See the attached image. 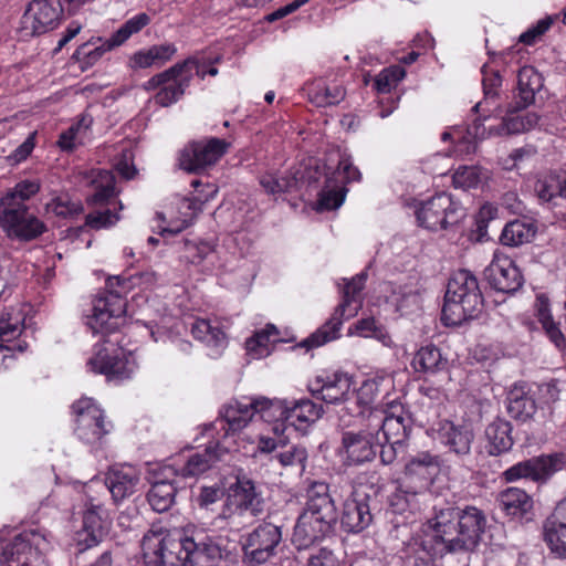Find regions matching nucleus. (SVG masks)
Listing matches in <instances>:
<instances>
[{
    "instance_id": "1",
    "label": "nucleus",
    "mask_w": 566,
    "mask_h": 566,
    "mask_svg": "<svg viewBox=\"0 0 566 566\" xmlns=\"http://www.w3.org/2000/svg\"><path fill=\"white\" fill-rule=\"evenodd\" d=\"M486 517L475 506H444L434 509L426 523L423 548L433 556L459 552H472L485 531Z\"/></svg>"
},
{
    "instance_id": "2",
    "label": "nucleus",
    "mask_w": 566,
    "mask_h": 566,
    "mask_svg": "<svg viewBox=\"0 0 566 566\" xmlns=\"http://www.w3.org/2000/svg\"><path fill=\"white\" fill-rule=\"evenodd\" d=\"M338 514L324 482H313L307 490V501L294 526L292 542L297 549H306L325 538L334 530Z\"/></svg>"
},
{
    "instance_id": "3",
    "label": "nucleus",
    "mask_w": 566,
    "mask_h": 566,
    "mask_svg": "<svg viewBox=\"0 0 566 566\" xmlns=\"http://www.w3.org/2000/svg\"><path fill=\"white\" fill-rule=\"evenodd\" d=\"M375 388L376 382L373 380L363 382L361 394L355 399L354 408L348 407L350 411L357 410V421L354 423L370 428L376 433V438L381 433L384 441L405 444L411 430L409 416L402 405L397 402L390 403L387 410L371 407L370 395Z\"/></svg>"
},
{
    "instance_id": "4",
    "label": "nucleus",
    "mask_w": 566,
    "mask_h": 566,
    "mask_svg": "<svg viewBox=\"0 0 566 566\" xmlns=\"http://www.w3.org/2000/svg\"><path fill=\"white\" fill-rule=\"evenodd\" d=\"M264 506V499L255 482L243 470H239L235 481L228 488L221 511L214 517V524L230 532H240L263 514Z\"/></svg>"
},
{
    "instance_id": "5",
    "label": "nucleus",
    "mask_w": 566,
    "mask_h": 566,
    "mask_svg": "<svg viewBox=\"0 0 566 566\" xmlns=\"http://www.w3.org/2000/svg\"><path fill=\"white\" fill-rule=\"evenodd\" d=\"M484 298L476 276L469 270H458L450 277L441 321L446 326H459L479 317L483 312Z\"/></svg>"
},
{
    "instance_id": "6",
    "label": "nucleus",
    "mask_w": 566,
    "mask_h": 566,
    "mask_svg": "<svg viewBox=\"0 0 566 566\" xmlns=\"http://www.w3.org/2000/svg\"><path fill=\"white\" fill-rule=\"evenodd\" d=\"M134 276L115 275L106 280L105 291L93 302L86 325L93 334H108L124 323L126 294L134 287Z\"/></svg>"
},
{
    "instance_id": "7",
    "label": "nucleus",
    "mask_w": 566,
    "mask_h": 566,
    "mask_svg": "<svg viewBox=\"0 0 566 566\" xmlns=\"http://www.w3.org/2000/svg\"><path fill=\"white\" fill-rule=\"evenodd\" d=\"M46 535L39 530H25L11 541H0V566H49L44 552Z\"/></svg>"
},
{
    "instance_id": "8",
    "label": "nucleus",
    "mask_w": 566,
    "mask_h": 566,
    "mask_svg": "<svg viewBox=\"0 0 566 566\" xmlns=\"http://www.w3.org/2000/svg\"><path fill=\"white\" fill-rule=\"evenodd\" d=\"M365 280L366 274L361 273L345 284L342 303L335 308L331 318L305 338L300 344L301 346L311 349L323 346L339 337V329L343 321L355 316L360 306V304H358L352 307L353 303H356L357 296L364 289Z\"/></svg>"
},
{
    "instance_id": "9",
    "label": "nucleus",
    "mask_w": 566,
    "mask_h": 566,
    "mask_svg": "<svg viewBox=\"0 0 566 566\" xmlns=\"http://www.w3.org/2000/svg\"><path fill=\"white\" fill-rule=\"evenodd\" d=\"M150 23V17L145 13H138L128 19L116 32L108 39H91L80 45L73 53V59L81 64L83 70L95 65L101 57L108 51L124 44L132 35L140 32Z\"/></svg>"
},
{
    "instance_id": "10",
    "label": "nucleus",
    "mask_w": 566,
    "mask_h": 566,
    "mask_svg": "<svg viewBox=\"0 0 566 566\" xmlns=\"http://www.w3.org/2000/svg\"><path fill=\"white\" fill-rule=\"evenodd\" d=\"M87 367L95 374L104 375L107 381L120 382L132 377L136 363L130 354L117 347L116 343L105 339L103 344L95 345Z\"/></svg>"
},
{
    "instance_id": "11",
    "label": "nucleus",
    "mask_w": 566,
    "mask_h": 566,
    "mask_svg": "<svg viewBox=\"0 0 566 566\" xmlns=\"http://www.w3.org/2000/svg\"><path fill=\"white\" fill-rule=\"evenodd\" d=\"M352 377L340 371H323L317 375L308 386L314 397L327 403L346 402V406L343 409L344 413L340 416L342 419L345 415H349L355 418V421H357V410L350 411L348 407L354 408L355 399L361 394V387L357 394L352 390Z\"/></svg>"
},
{
    "instance_id": "12",
    "label": "nucleus",
    "mask_w": 566,
    "mask_h": 566,
    "mask_svg": "<svg viewBox=\"0 0 566 566\" xmlns=\"http://www.w3.org/2000/svg\"><path fill=\"white\" fill-rule=\"evenodd\" d=\"M169 544L180 552L186 566H212L224 552L214 538L199 530H192L184 537L172 536Z\"/></svg>"
},
{
    "instance_id": "13",
    "label": "nucleus",
    "mask_w": 566,
    "mask_h": 566,
    "mask_svg": "<svg viewBox=\"0 0 566 566\" xmlns=\"http://www.w3.org/2000/svg\"><path fill=\"white\" fill-rule=\"evenodd\" d=\"M418 224L431 231L457 224L463 217L461 205L446 192L438 193L421 202L416 210Z\"/></svg>"
},
{
    "instance_id": "14",
    "label": "nucleus",
    "mask_w": 566,
    "mask_h": 566,
    "mask_svg": "<svg viewBox=\"0 0 566 566\" xmlns=\"http://www.w3.org/2000/svg\"><path fill=\"white\" fill-rule=\"evenodd\" d=\"M229 147L230 143L217 137L189 142L179 151L178 165L187 172H202L214 166Z\"/></svg>"
},
{
    "instance_id": "15",
    "label": "nucleus",
    "mask_w": 566,
    "mask_h": 566,
    "mask_svg": "<svg viewBox=\"0 0 566 566\" xmlns=\"http://www.w3.org/2000/svg\"><path fill=\"white\" fill-rule=\"evenodd\" d=\"M0 227L12 240L32 241L40 237L46 226L29 211L28 206L0 205Z\"/></svg>"
},
{
    "instance_id": "16",
    "label": "nucleus",
    "mask_w": 566,
    "mask_h": 566,
    "mask_svg": "<svg viewBox=\"0 0 566 566\" xmlns=\"http://www.w3.org/2000/svg\"><path fill=\"white\" fill-rule=\"evenodd\" d=\"M282 541L281 527L262 523L242 538L243 563L256 566L266 563L276 553Z\"/></svg>"
},
{
    "instance_id": "17",
    "label": "nucleus",
    "mask_w": 566,
    "mask_h": 566,
    "mask_svg": "<svg viewBox=\"0 0 566 566\" xmlns=\"http://www.w3.org/2000/svg\"><path fill=\"white\" fill-rule=\"evenodd\" d=\"M72 410L75 416L74 433L83 442L95 446L109 433L111 422L105 421L104 411L91 398L75 401Z\"/></svg>"
},
{
    "instance_id": "18",
    "label": "nucleus",
    "mask_w": 566,
    "mask_h": 566,
    "mask_svg": "<svg viewBox=\"0 0 566 566\" xmlns=\"http://www.w3.org/2000/svg\"><path fill=\"white\" fill-rule=\"evenodd\" d=\"M263 403L270 406L272 413V421H282L289 426L295 427L297 430H304L311 423L321 418L323 408L314 403L310 399L300 400H282L273 399L264 401Z\"/></svg>"
},
{
    "instance_id": "19",
    "label": "nucleus",
    "mask_w": 566,
    "mask_h": 566,
    "mask_svg": "<svg viewBox=\"0 0 566 566\" xmlns=\"http://www.w3.org/2000/svg\"><path fill=\"white\" fill-rule=\"evenodd\" d=\"M270 401L265 397L247 398L244 400H234L229 402L220 412L228 428L226 433H235L248 426L255 415H259L264 421H272V413L270 406L263 403Z\"/></svg>"
},
{
    "instance_id": "20",
    "label": "nucleus",
    "mask_w": 566,
    "mask_h": 566,
    "mask_svg": "<svg viewBox=\"0 0 566 566\" xmlns=\"http://www.w3.org/2000/svg\"><path fill=\"white\" fill-rule=\"evenodd\" d=\"M517 95L510 104L506 116L502 122V129L506 134H520L531 124L527 106L531 104V74L530 67L524 65L517 74Z\"/></svg>"
},
{
    "instance_id": "21",
    "label": "nucleus",
    "mask_w": 566,
    "mask_h": 566,
    "mask_svg": "<svg viewBox=\"0 0 566 566\" xmlns=\"http://www.w3.org/2000/svg\"><path fill=\"white\" fill-rule=\"evenodd\" d=\"M172 535L160 528L148 531L142 539V552L147 566H186L178 549H172Z\"/></svg>"
},
{
    "instance_id": "22",
    "label": "nucleus",
    "mask_w": 566,
    "mask_h": 566,
    "mask_svg": "<svg viewBox=\"0 0 566 566\" xmlns=\"http://www.w3.org/2000/svg\"><path fill=\"white\" fill-rule=\"evenodd\" d=\"M171 67H176L177 71L154 96L155 103L161 107L177 103L189 87L195 74H200V62L196 57H188Z\"/></svg>"
},
{
    "instance_id": "23",
    "label": "nucleus",
    "mask_w": 566,
    "mask_h": 566,
    "mask_svg": "<svg viewBox=\"0 0 566 566\" xmlns=\"http://www.w3.org/2000/svg\"><path fill=\"white\" fill-rule=\"evenodd\" d=\"M371 502L368 493L355 489L343 503L342 528L347 533H360L366 530L374 520Z\"/></svg>"
},
{
    "instance_id": "24",
    "label": "nucleus",
    "mask_w": 566,
    "mask_h": 566,
    "mask_svg": "<svg viewBox=\"0 0 566 566\" xmlns=\"http://www.w3.org/2000/svg\"><path fill=\"white\" fill-rule=\"evenodd\" d=\"M63 12L62 0H32L24 13V29L32 35L46 33L59 25Z\"/></svg>"
},
{
    "instance_id": "25",
    "label": "nucleus",
    "mask_w": 566,
    "mask_h": 566,
    "mask_svg": "<svg viewBox=\"0 0 566 566\" xmlns=\"http://www.w3.org/2000/svg\"><path fill=\"white\" fill-rule=\"evenodd\" d=\"M484 276L492 289L502 293L518 291L524 282L523 275L514 261L506 255L495 253Z\"/></svg>"
},
{
    "instance_id": "26",
    "label": "nucleus",
    "mask_w": 566,
    "mask_h": 566,
    "mask_svg": "<svg viewBox=\"0 0 566 566\" xmlns=\"http://www.w3.org/2000/svg\"><path fill=\"white\" fill-rule=\"evenodd\" d=\"M23 325L19 312L13 308H3L0 311V356L1 361L12 357L14 353H23L28 348V343L21 338Z\"/></svg>"
},
{
    "instance_id": "27",
    "label": "nucleus",
    "mask_w": 566,
    "mask_h": 566,
    "mask_svg": "<svg viewBox=\"0 0 566 566\" xmlns=\"http://www.w3.org/2000/svg\"><path fill=\"white\" fill-rule=\"evenodd\" d=\"M342 448L348 464H361L376 457V433L367 427L357 432L346 431L342 436Z\"/></svg>"
},
{
    "instance_id": "28",
    "label": "nucleus",
    "mask_w": 566,
    "mask_h": 566,
    "mask_svg": "<svg viewBox=\"0 0 566 566\" xmlns=\"http://www.w3.org/2000/svg\"><path fill=\"white\" fill-rule=\"evenodd\" d=\"M438 465L437 457L428 452H421L413 457L405 468V476L401 482L403 490L411 491V496L423 493L431 483V469Z\"/></svg>"
},
{
    "instance_id": "29",
    "label": "nucleus",
    "mask_w": 566,
    "mask_h": 566,
    "mask_svg": "<svg viewBox=\"0 0 566 566\" xmlns=\"http://www.w3.org/2000/svg\"><path fill=\"white\" fill-rule=\"evenodd\" d=\"M543 536L551 553L566 559V496L560 500L544 524Z\"/></svg>"
},
{
    "instance_id": "30",
    "label": "nucleus",
    "mask_w": 566,
    "mask_h": 566,
    "mask_svg": "<svg viewBox=\"0 0 566 566\" xmlns=\"http://www.w3.org/2000/svg\"><path fill=\"white\" fill-rule=\"evenodd\" d=\"M139 483V475L132 467H123L118 470H112L102 485L111 494L115 503L133 495Z\"/></svg>"
},
{
    "instance_id": "31",
    "label": "nucleus",
    "mask_w": 566,
    "mask_h": 566,
    "mask_svg": "<svg viewBox=\"0 0 566 566\" xmlns=\"http://www.w3.org/2000/svg\"><path fill=\"white\" fill-rule=\"evenodd\" d=\"M439 437L455 455L465 457L471 453L474 433L468 426H455L451 421H444L440 426Z\"/></svg>"
},
{
    "instance_id": "32",
    "label": "nucleus",
    "mask_w": 566,
    "mask_h": 566,
    "mask_svg": "<svg viewBox=\"0 0 566 566\" xmlns=\"http://www.w3.org/2000/svg\"><path fill=\"white\" fill-rule=\"evenodd\" d=\"M303 90L306 92L308 101L317 107L337 105L346 95L343 85L335 82L327 83L323 77L307 82Z\"/></svg>"
},
{
    "instance_id": "33",
    "label": "nucleus",
    "mask_w": 566,
    "mask_h": 566,
    "mask_svg": "<svg viewBox=\"0 0 566 566\" xmlns=\"http://www.w3.org/2000/svg\"><path fill=\"white\" fill-rule=\"evenodd\" d=\"M177 48L174 43L155 44L148 49L135 52L128 61L132 70L161 66L172 59Z\"/></svg>"
},
{
    "instance_id": "34",
    "label": "nucleus",
    "mask_w": 566,
    "mask_h": 566,
    "mask_svg": "<svg viewBox=\"0 0 566 566\" xmlns=\"http://www.w3.org/2000/svg\"><path fill=\"white\" fill-rule=\"evenodd\" d=\"M228 452L219 442L208 446L205 450L191 454L181 469L184 476H196L208 471Z\"/></svg>"
},
{
    "instance_id": "35",
    "label": "nucleus",
    "mask_w": 566,
    "mask_h": 566,
    "mask_svg": "<svg viewBox=\"0 0 566 566\" xmlns=\"http://www.w3.org/2000/svg\"><path fill=\"white\" fill-rule=\"evenodd\" d=\"M191 334L196 339L203 342L208 347L213 349L214 355H219L228 344L227 335L221 329L220 325L209 319H196L191 325Z\"/></svg>"
},
{
    "instance_id": "36",
    "label": "nucleus",
    "mask_w": 566,
    "mask_h": 566,
    "mask_svg": "<svg viewBox=\"0 0 566 566\" xmlns=\"http://www.w3.org/2000/svg\"><path fill=\"white\" fill-rule=\"evenodd\" d=\"M537 319L542 325L545 335L559 349L566 345V338L560 329L559 323L555 322L549 310V298L546 294L536 295Z\"/></svg>"
},
{
    "instance_id": "37",
    "label": "nucleus",
    "mask_w": 566,
    "mask_h": 566,
    "mask_svg": "<svg viewBox=\"0 0 566 566\" xmlns=\"http://www.w3.org/2000/svg\"><path fill=\"white\" fill-rule=\"evenodd\" d=\"M511 432L512 427L510 422L502 419L491 422L485 430L489 454L499 455L511 450L513 446Z\"/></svg>"
},
{
    "instance_id": "38",
    "label": "nucleus",
    "mask_w": 566,
    "mask_h": 566,
    "mask_svg": "<svg viewBox=\"0 0 566 566\" xmlns=\"http://www.w3.org/2000/svg\"><path fill=\"white\" fill-rule=\"evenodd\" d=\"M502 510L513 517H523L531 510L530 495L525 490L507 488L499 494Z\"/></svg>"
},
{
    "instance_id": "39",
    "label": "nucleus",
    "mask_w": 566,
    "mask_h": 566,
    "mask_svg": "<svg viewBox=\"0 0 566 566\" xmlns=\"http://www.w3.org/2000/svg\"><path fill=\"white\" fill-rule=\"evenodd\" d=\"M543 202H552L555 198H566V171L551 172L538 179L534 187Z\"/></svg>"
},
{
    "instance_id": "40",
    "label": "nucleus",
    "mask_w": 566,
    "mask_h": 566,
    "mask_svg": "<svg viewBox=\"0 0 566 566\" xmlns=\"http://www.w3.org/2000/svg\"><path fill=\"white\" fill-rule=\"evenodd\" d=\"M176 492L177 489L171 481H156L147 493V500L154 511L166 512L174 504Z\"/></svg>"
},
{
    "instance_id": "41",
    "label": "nucleus",
    "mask_w": 566,
    "mask_h": 566,
    "mask_svg": "<svg viewBox=\"0 0 566 566\" xmlns=\"http://www.w3.org/2000/svg\"><path fill=\"white\" fill-rule=\"evenodd\" d=\"M448 360L442 357L439 348L433 345L421 347L413 357L412 365L417 371L436 374L446 369Z\"/></svg>"
},
{
    "instance_id": "42",
    "label": "nucleus",
    "mask_w": 566,
    "mask_h": 566,
    "mask_svg": "<svg viewBox=\"0 0 566 566\" xmlns=\"http://www.w3.org/2000/svg\"><path fill=\"white\" fill-rule=\"evenodd\" d=\"M526 384H515L510 389L506 397V409L509 415L512 418L521 421H526L531 417L528 411L531 399L528 397V389H526Z\"/></svg>"
},
{
    "instance_id": "43",
    "label": "nucleus",
    "mask_w": 566,
    "mask_h": 566,
    "mask_svg": "<svg viewBox=\"0 0 566 566\" xmlns=\"http://www.w3.org/2000/svg\"><path fill=\"white\" fill-rule=\"evenodd\" d=\"M565 465L563 453L542 454L533 458V482H546Z\"/></svg>"
},
{
    "instance_id": "44",
    "label": "nucleus",
    "mask_w": 566,
    "mask_h": 566,
    "mask_svg": "<svg viewBox=\"0 0 566 566\" xmlns=\"http://www.w3.org/2000/svg\"><path fill=\"white\" fill-rule=\"evenodd\" d=\"M356 333L357 335L366 338H375L386 347L394 345L392 338L382 324L377 322L374 317H366L358 319L348 329V334Z\"/></svg>"
},
{
    "instance_id": "45",
    "label": "nucleus",
    "mask_w": 566,
    "mask_h": 566,
    "mask_svg": "<svg viewBox=\"0 0 566 566\" xmlns=\"http://www.w3.org/2000/svg\"><path fill=\"white\" fill-rule=\"evenodd\" d=\"M101 510V505L92 504V506L86 510L83 516V534L85 535L84 541L88 547L99 543L105 533L103 521L99 515Z\"/></svg>"
},
{
    "instance_id": "46",
    "label": "nucleus",
    "mask_w": 566,
    "mask_h": 566,
    "mask_svg": "<svg viewBox=\"0 0 566 566\" xmlns=\"http://www.w3.org/2000/svg\"><path fill=\"white\" fill-rule=\"evenodd\" d=\"M274 457L282 467L292 468L303 473L306 468L308 453L305 447L293 444L283 447Z\"/></svg>"
},
{
    "instance_id": "47",
    "label": "nucleus",
    "mask_w": 566,
    "mask_h": 566,
    "mask_svg": "<svg viewBox=\"0 0 566 566\" xmlns=\"http://www.w3.org/2000/svg\"><path fill=\"white\" fill-rule=\"evenodd\" d=\"M346 189L339 187L334 176L327 177L326 186L321 191L317 201L319 210H333L342 206L345 199Z\"/></svg>"
},
{
    "instance_id": "48",
    "label": "nucleus",
    "mask_w": 566,
    "mask_h": 566,
    "mask_svg": "<svg viewBox=\"0 0 566 566\" xmlns=\"http://www.w3.org/2000/svg\"><path fill=\"white\" fill-rule=\"evenodd\" d=\"M481 72L484 102H479L474 105L473 111L475 113L480 112L483 104H489L491 101L497 99L502 86V77L499 71L489 70L486 65H483Z\"/></svg>"
},
{
    "instance_id": "49",
    "label": "nucleus",
    "mask_w": 566,
    "mask_h": 566,
    "mask_svg": "<svg viewBox=\"0 0 566 566\" xmlns=\"http://www.w3.org/2000/svg\"><path fill=\"white\" fill-rule=\"evenodd\" d=\"M531 237V226L521 220L509 222L500 237L502 244L518 247L528 242Z\"/></svg>"
},
{
    "instance_id": "50",
    "label": "nucleus",
    "mask_w": 566,
    "mask_h": 566,
    "mask_svg": "<svg viewBox=\"0 0 566 566\" xmlns=\"http://www.w3.org/2000/svg\"><path fill=\"white\" fill-rule=\"evenodd\" d=\"M40 190V184L36 180H22L13 189L8 191L1 199L0 205L18 203L27 206L25 200L30 199Z\"/></svg>"
},
{
    "instance_id": "51",
    "label": "nucleus",
    "mask_w": 566,
    "mask_h": 566,
    "mask_svg": "<svg viewBox=\"0 0 566 566\" xmlns=\"http://www.w3.org/2000/svg\"><path fill=\"white\" fill-rule=\"evenodd\" d=\"M92 184L95 187V192L92 196L94 203H102L114 196L115 179L111 171L99 170L93 178Z\"/></svg>"
},
{
    "instance_id": "52",
    "label": "nucleus",
    "mask_w": 566,
    "mask_h": 566,
    "mask_svg": "<svg viewBox=\"0 0 566 566\" xmlns=\"http://www.w3.org/2000/svg\"><path fill=\"white\" fill-rule=\"evenodd\" d=\"M45 209L57 217L72 218L83 211L80 201H73L67 196H59L46 203Z\"/></svg>"
},
{
    "instance_id": "53",
    "label": "nucleus",
    "mask_w": 566,
    "mask_h": 566,
    "mask_svg": "<svg viewBox=\"0 0 566 566\" xmlns=\"http://www.w3.org/2000/svg\"><path fill=\"white\" fill-rule=\"evenodd\" d=\"M406 76V71L400 65H391L384 69L375 78V87L379 93H388Z\"/></svg>"
},
{
    "instance_id": "54",
    "label": "nucleus",
    "mask_w": 566,
    "mask_h": 566,
    "mask_svg": "<svg viewBox=\"0 0 566 566\" xmlns=\"http://www.w3.org/2000/svg\"><path fill=\"white\" fill-rule=\"evenodd\" d=\"M260 185L270 195H281L290 191L295 185L294 177L277 176L275 174H265L260 178Z\"/></svg>"
},
{
    "instance_id": "55",
    "label": "nucleus",
    "mask_w": 566,
    "mask_h": 566,
    "mask_svg": "<svg viewBox=\"0 0 566 566\" xmlns=\"http://www.w3.org/2000/svg\"><path fill=\"white\" fill-rule=\"evenodd\" d=\"M452 181L455 188H475L481 181L480 170L474 166H461L454 171Z\"/></svg>"
},
{
    "instance_id": "56",
    "label": "nucleus",
    "mask_w": 566,
    "mask_h": 566,
    "mask_svg": "<svg viewBox=\"0 0 566 566\" xmlns=\"http://www.w3.org/2000/svg\"><path fill=\"white\" fill-rule=\"evenodd\" d=\"M191 186L195 188V195L190 199L189 208L201 210L202 206L211 200L218 192L216 185H203L199 179H193Z\"/></svg>"
},
{
    "instance_id": "57",
    "label": "nucleus",
    "mask_w": 566,
    "mask_h": 566,
    "mask_svg": "<svg viewBox=\"0 0 566 566\" xmlns=\"http://www.w3.org/2000/svg\"><path fill=\"white\" fill-rule=\"evenodd\" d=\"M378 447H380V462L385 465L392 464L398 454L405 451V444L395 443V441H384L380 437L376 438V449Z\"/></svg>"
},
{
    "instance_id": "58",
    "label": "nucleus",
    "mask_w": 566,
    "mask_h": 566,
    "mask_svg": "<svg viewBox=\"0 0 566 566\" xmlns=\"http://www.w3.org/2000/svg\"><path fill=\"white\" fill-rule=\"evenodd\" d=\"M275 343V339H269L268 332H256L254 336L247 340V349L254 355V357H262L270 353V346Z\"/></svg>"
},
{
    "instance_id": "59",
    "label": "nucleus",
    "mask_w": 566,
    "mask_h": 566,
    "mask_svg": "<svg viewBox=\"0 0 566 566\" xmlns=\"http://www.w3.org/2000/svg\"><path fill=\"white\" fill-rule=\"evenodd\" d=\"M118 219L117 214L106 209L105 211L88 213L86 216V224L93 229H102L115 224Z\"/></svg>"
},
{
    "instance_id": "60",
    "label": "nucleus",
    "mask_w": 566,
    "mask_h": 566,
    "mask_svg": "<svg viewBox=\"0 0 566 566\" xmlns=\"http://www.w3.org/2000/svg\"><path fill=\"white\" fill-rule=\"evenodd\" d=\"M35 146V133H31L28 138L14 149L8 157L7 161L10 165H18L25 160L32 153Z\"/></svg>"
},
{
    "instance_id": "61",
    "label": "nucleus",
    "mask_w": 566,
    "mask_h": 566,
    "mask_svg": "<svg viewBox=\"0 0 566 566\" xmlns=\"http://www.w3.org/2000/svg\"><path fill=\"white\" fill-rule=\"evenodd\" d=\"M334 175L342 177V182H352L360 179V171L353 165L348 157H343L338 161V166Z\"/></svg>"
},
{
    "instance_id": "62",
    "label": "nucleus",
    "mask_w": 566,
    "mask_h": 566,
    "mask_svg": "<svg viewBox=\"0 0 566 566\" xmlns=\"http://www.w3.org/2000/svg\"><path fill=\"white\" fill-rule=\"evenodd\" d=\"M403 489V484L399 483V486L389 496V505L395 513H402L409 506L408 495H411V491H406Z\"/></svg>"
},
{
    "instance_id": "63",
    "label": "nucleus",
    "mask_w": 566,
    "mask_h": 566,
    "mask_svg": "<svg viewBox=\"0 0 566 566\" xmlns=\"http://www.w3.org/2000/svg\"><path fill=\"white\" fill-rule=\"evenodd\" d=\"M306 566H339V562L331 549L324 547L310 556Z\"/></svg>"
},
{
    "instance_id": "64",
    "label": "nucleus",
    "mask_w": 566,
    "mask_h": 566,
    "mask_svg": "<svg viewBox=\"0 0 566 566\" xmlns=\"http://www.w3.org/2000/svg\"><path fill=\"white\" fill-rule=\"evenodd\" d=\"M223 495V491L219 486H202L197 497L200 507H208L218 502Z\"/></svg>"
}]
</instances>
